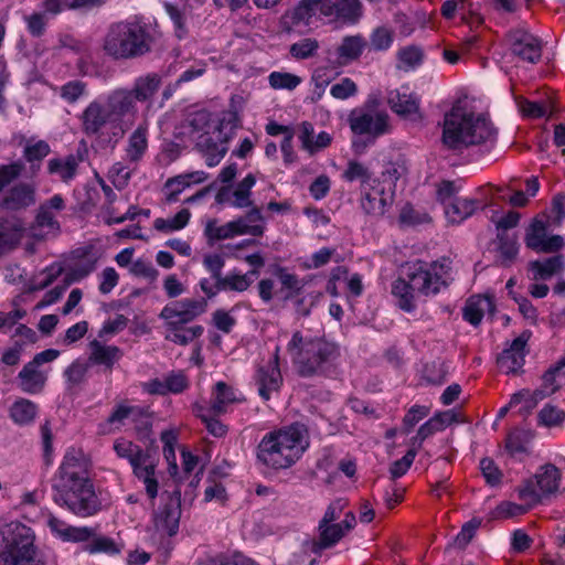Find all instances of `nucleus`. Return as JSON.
<instances>
[{
	"label": "nucleus",
	"mask_w": 565,
	"mask_h": 565,
	"mask_svg": "<svg viewBox=\"0 0 565 565\" xmlns=\"http://www.w3.org/2000/svg\"><path fill=\"white\" fill-rule=\"evenodd\" d=\"M92 462L82 449L68 448L51 480L52 500L78 518H90L103 510L90 477Z\"/></svg>",
	"instance_id": "f257e3e1"
},
{
	"label": "nucleus",
	"mask_w": 565,
	"mask_h": 565,
	"mask_svg": "<svg viewBox=\"0 0 565 565\" xmlns=\"http://www.w3.org/2000/svg\"><path fill=\"white\" fill-rule=\"evenodd\" d=\"M451 271V260L441 257L431 263L416 260L405 264L401 276L392 282V295L397 306L412 312L416 308V295L435 296L447 287Z\"/></svg>",
	"instance_id": "f03ea898"
},
{
	"label": "nucleus",
	"mask_w": 565,
	"mask_h": 565,
	"mask_svg": "<svg viewBox=\"0 0 565 565\" xmlns=\"http://www.w3.org/2000/svg\"><path fill=\"white\" fill-rule=\"evenodd\" d=\"M292 365L300 377H329L335 371L340 349L324 337L292 333L286 347Z\"/></svg>",
	"instance_id": "7ed1b4c3"
},
{
	"label": "nucleus",
	"mask_w": 565,
	"mask_h": 565,
	"mask_svg": "<svg viewBox=\"0 0 565 565\" xmlns=\"http://www.w3.org/2000/svg\"><path fill=\"white\" fill-rule=\"evenodd\" d=\"M309 447V434L303 424L267 433L257 447V459L267 467L286 469L292 466Z\"/></svg>",
	"instance_id": "20e7f679"
},
{
	"label": "nucleus",
	"mask_w": 565,
	"mask_h": 565,
	"mask_svg": "<svg viewBox=\"0 0 565 565\" xmlns=\"http://www.w3.org/2000/svg\"><path fill=\"white\" fill-rule=\"evenodd\" d=\"M495 135L491 121L483 115L454 107L445 115L441 143L448 150L461 152L470 146L492 142Z\"/></svg>",
	"instance_id": "39448f33"
},
{
	"label": "nucleus",
	"mask_w": 565,
	"mask_h": 565,
	"mask_svg": "<svg viewBox=\"0 0 565 565\" xmlns=\"http://www.w3.org/2000/svg\"><path fill=\"white\" fill-rule=\"evenodd\" d=\"M153 40L149 24L138 18L127 19L109 24L102 49L114 60H131L150 52Z\"/></svg>",
	"instance_id": "423d86ee"
},
{
	"label": "nucleus",
	"mask_w": 565,
	"mask_h": 565,
	"mask_svg": "<svg viewBox=\"0 0 565 565\" xmlns=\"http://www.w3.org/2000/svg\"><path fill=\"white\" fill-rule=\"evenodd\" d=\"M207 308L205 299L185 298L166 305L159 317L164 321V339L179 345H188L201 337L204 329L200 324L188 326L202 316Z\"/></svg>",
	"instance_id": "0eeeda50"
},
{
	"label": "nucleus",
	"mask_w": 565,
	"mask_h": 565,
	"mask_svg": "<svg viewBox=\"0 0 565 565\" xmlns=\"http://www.w3.org/2000/svg\"><path fill=\"white\" fill-rule=\"evenodd\" d=\"M348 124L354 135L366 137L364 143H353L356 152H362L366 146L373 145L377 138L391 131L390 116L386 110L377 107L375 100H367L363 106L351 110Z\"/></svg>",
	"instance_id": "6e6552de"
},
{
	"label": "nucleus",
	"mask_w": 565,
	"mask_h": 565,
	"mask_svg": "<svg viewBox=\"0 0 565 565\" xmlns=\"http://www.w3.org/2000/svg\"><path fill=\"white\" fill-rule=\"evenodd\" d=\"M335 1L300 0L297 6L284 12L279 26L286 33H301L312 23V19L332 18Z\"/></svg>",
	"instance_id": "1a4fd4ad"
},
{
	"label": "nucleus",
	"mask_w": 565,
	"mask_h": 565,
	"mask_svg": "<svg viewBox=\"0 0 565 565\" xmlns=\"http://www.w3.org/2000/svg\"><path fill=\"white\" fill-rule=\"evenodd\" d=\"M535 482L526 481L518 489L519 499L527 505H536L559 489L562 473L554 465L542 466L534 476Z\"/></svg>",
	"instance_id": "9d476101"
},
{
	"label": "nucleus",
	"mask_w": 565,
	"mask_h": 565,
	"mask_svg": "<svg viewBox=\"0 0 565 565\" xmlns=\"http://www.w3.org/2000/svg\"><path fill=\"white\" fill-rule=\"evenodd\" d=\"M65 207V200L61 194H54L43 201L36 210L35 218L31 226L32 236L39 239L57 236L61 232L58 214Z\"/></svg>",
	"instance_id": "9b49d317"
},
{
	"label": "nucleus",
	"mask_w": 565,
	"mask_h": 565,
	"mask_svg": "<svg viewBox=\"0 0 565 565\" xmlns=\"http://www.w3.org/2000/svg\"><path fill=\"white\" fill-rule=\"evenodd\" d=\"M64 542L86 543L83 546V551L88 554L105 553L114 555L120 552V548L113 539L97 535L96 530L90 526L71 525Z\"/></svg>",
	"instance_id": "f8f14e48"
},
{
	"label": "nucleus",
	"mask_w": 565,
	"mask_h": 565,
	"mask_svg": "<svg viewBox=\"0 0 565 565\" xmlns=\"http://www.w3.org/2000/svg\"><path fill=\"white\" fill-rule=\"evenodd\" d=\"M393 201L394 191L386 190L380 180H372L371 184L362 186L360 204L364 213L371 217L384 216Z\"/></svg>",
	"instance_id": "ddd939ff"
},
{
	"label": "nucleus",
	"mask_w": 565,
	"mask_h": 565,
	"mask_svg": "<svg viewBox=\"0 0 565 565\" xmlns=\"http://www.w3.org/2000/svg\"><path fill=\"white\" fill-rule=\"evenodd\" d=\"M254 381L263 401H269L273 395L279 393L282 385V375L279 369V347H276L273 358L267 364L257 369Z\"/></svg>",
	"instance_id": "4468645a"
},
{
	"label": "nucleus",
	"mask_w": 565,
	"mask_h": 565,
	"mask_svg": "<svg viewBox=\"0 0 565 565\" xmlns=\"http://www.w3.org/2000/svg\"><path fill=\"white\" fill-rule=\"evenodd\" d=\"M181 518V491L175 489L166 498V502L154 515V527L162 536L178 533Z\"/></svg>",
	"instance_id": "2eb2a0df"
},
{
	"label": "nucleus",
	"mask_w": 565,
	"mask_h": 565,
	"mask_svg": "<svg viewBox=\"0 0 565 565\" xmlns=\"http://www.w3.org/2000/svg\"><path fill=\"white\" fill-rule=\"evenodd\" d=\"M356 525L353 512H347L339 523L318 524V537L313 542L312 551L319 552L330 548L340 542Z\"/></svg>",
	"instance_id": "dca6fc26"
},
{
	"label": "nucleus",
	"mask_w": 565,
	"mask_h": 565,
	"mask_svg": "<svg viewBox=\"0 0 565 565\" xmlns=\"http://www.w3.org/2000/svg\"><path fill=\"white\" fill-rule=\"evenodd\" d=\"M21 542L0 552V565H41L35 561V546L30 529L22 527Z\"/></svg>",
	"instance_id": "f3484780"
},
{
	"label": "nucleus",
	"mask_w": 565,
	"mask_h": 565,
	"mask_svg": "<svg viewBox=\"0 0 565 565\" xmlns=\"http://www.w3.org/2000/svg\"><path fill=\"white\" fill-rule=\"evenodd\" d=\"M547 224L539 218L533 220L525 235V245L535 250L552 253L563 247L564 241L559 235L547 237Z\"/></svg>",
	"instance_id": "a211bd4d"
},
{
	"label": "nucleus",
	"mask_w": 565,
	"mask_h": 565,
	"mask_svg": "<svg viewBox=\"0 0 565 565\" xmlns=\"http://www.w3.org/2000/svg\"><path fill=\"white\" fill-rule=\"evenodd\" d=\"M512 53L522 61L536 63L542 56L541 41L524 30H514L509 33Z\"/></svg>",
	"instance_id": "6ab92c4d"
},
{
	"label": "nucleus",
	"mask_w": 565,
	"mask_h": 565,
	"mask_svg": "<svg viewBox=\"0 0 565 565\" xmlns=\"http://www.w3.org/2000/svg\"><path fill=\"white\" fill-rule=\"evenodd\" d=\"M255 183V175L248 173L237 183L234 190L222 188L216 194V201L218 203H226L235 209L253 207L252 189Z\"/></svg>",
	"instance_id": "aec40b11"
},
{
	"label": "nucleus",
	"mask_w": 565,
	"mask_h": 565,
	"mask_svg": "<svg viewBox=\"0 0 565 565\" xmlns=\"http://www.w3.org/2000/svg\"><path fill=\"white\" fill-rule=\"evenodd\" d=\"M245 401L246 398L241 391L226 382L220 381L212 387L207 409L214 415H222L227 413L233 405L244 403Z\"/></svg>",
	"instance_id": "412c9836"
},
{
	"label": "nucleus",
	"mask_w": 565,
	"mask_h": 565,
	"mask_svg": "<svg viewBox=\"0 0 565 565\" xmlns=\"http://www.w3.org/2000/svg\"><path fill=\"white\" fill-rule=\"evenodd\" d=\"M227 137H223L221 128H213V134L198 138L196 148L209 167L217 166L227 153Z\"/></svg>",
	"instance_id": "4be33fe9"
},
{
	"label": "nucleus",
	"mask_w": 565,
	"mask_h": 565,
	"mask_svg": "<svg viewBox=\"0 0 565 565\" xmlns=\"http://www.w3.org/2000/svg\"><path fill=\"white\" fill-rule=\"evenodd\" d=\"M83 159L78 154L53 157L46 162V172L55 180L70 184L78 174Z\"/></svg>",
	"instance_id": "5701e85b"
},
{
	"label": "nucleus",
	"mask_w": 565,
	"mask_h": 565,
	"mask_svg": "<svg viewBox=\"0 0 565 565\" xmlns=\"http://www.w3.org/2000/svg\"><path fill=\"white\" fill-rule=\"evenodd\" d=\"M110 121L114 119L108 108L98 100L89 103L81 115L82 129L88 136L98 135Z\"/></svg>",
	"instance_id": "b1692460"
},
{
	"label": "nucleus",
	"mask_w": 565,
	"mask_h": 565,
	"mask_svg": "<svg viewBox=\"0 0 565 565\" xmlns=\"http://www.w3.org/2000/svg\"><path fill=\"white\" fill-rule=\"evenodd\" d=\"M106 107L108 108L114 121H120L124 117H135L137 114V105L134 93L126 88L113 90L106 98Z\"/></svg>",
	"instance_id": "393cba45"
},
{
	"label": "nucleus",
	"mask_w": 565,
	"mask_h": 565,
	"mask_svg": "<svg viewBox=\"0 0 565 565\" xmlns=\"http://www.w3.org/2000/svg\"><path fill=\"white\" fill-rule=\"evenodd\" d=\"M235 236L249 235L260 237L266 231V220L258 206L231 221Z\"/></svg>",
	"instance_id": "a878e982"
},
{
	"label": "nucleus",
	"mask_w": 565,
	"mask_h": 565,
	"mask_svg": "<svg viewBox=\"0 0 565 565\" xmlns=\"http://www.w3.org/2000/svg\"><path fill=\"white\" fill-rule=\"evenodd\" d=\"M35 203V188L29 183H18L9 189L0 201V206L9 211L24 210Z\"/></svg>",
	"instance_id": "bb28decb"
},
{
	"label": "nucleus",
	"mask_w": 565,
	"mask_h": 565,
	"mask_svg": "<svg viewBox=\"0 0 565 565\" xmlns=\"http://www.w3.org/2000/svg\"><path fill=\"white\" fill-rule=\"evenodd\" d=\"M387 104L395 114L405 118L417 115L419 110V99L408 87L390 90Z\"/></svg>",
	"instance_id": "cd10ccee"
},
{
	"label": "nucleus",
	"mask_w": 565,
	"mask_h": 565,
	"mask_svg": "<svg viewBox=\"0 0 565 565\" xmlns=\"http://www.w3.org/2000/svg\"><path fill=\"white\" fill-rule=\"evenodd\" d=\"M526 340L518 337L508 349L498 356L497 363L501 372L505 374L516 373L524 364V349Z\"/></svg>",
	"instance_id": "c85d7f7f"
},
{
	"label": "nucleus",
	"mask_w": 565,
	"mask_h": 565,
	"mask_svg": "<svg viewBox=\"0 0 565 565\" xmlns=\"http://www.w3.org/2000/svg\"><path fill=\"white\" fill-rule=\"evenodd\" d=\"M157 461L150 455L132 468L135 477L145 486L148 498L153 501L159 491Z\"/></svg>",
	"instance_id": "c756f323"
},
{
	"label": "nucleus",
	"mask_w": 565,
	"mask_h": 565,
	"mask_svg": "<svg viewBox=\"0 0 565 565\" xmlns=\"http://www.w3.org/2000/svg\"><path fill=\"white\" fill-rule=\"evenodd\" d=\"M298 138L302 149L310 154L323 150L329 147L332 141L331 135L327 131H321L316 136L313 125L309 121H303L299 125Z\"/></svg>",
	"instance_id": "7c9ffc66"
},
{
	"label": "nucleus",
	"mask_w": 565,
	"mask_h": 565,
	"mask_svg": "<svg viewBox=\"0 0 565 565\" xmlns=\"http://www.w3.org/2000/svg\"><path fill=\"white\" fill-rule=\"evenodd\" d=\"M480 206L481 202L477 199L458 196L447 203L444 209L448 222L452 224H460L468 217L472 216Z\"/></svg>",
	"instance_id": "2f4dec72"
},
{
	"label": "nucleus",
	"mask_w": 565,
	"mask_h": 565,
	"mask_svg": "<svg viewBox=\"0 0 565 565\" xmlns=\"http://www.w3.org/2000/svg\"><path fill=\"white\" fill-rule=\"evenodd\" d=\"M88 362L90 364L103 365L111 370L122 356L121 350L116 345H106L98 340L89 342Z\"/></svg>",
	"instance_id": "473e14b6"
},
{
	"label": "nucleus",
	"mask_w": 565,
	"mask_h": 565,
	"mask_svg": "<svg viewBox=\"0 0 565 565\" xmlns=\"http://www.w3.org/2000/svg\"><path fill=\"white\" fill-rule=\"evenodd\" d=\"M148 149V124H140L129 136L126 146V160L139 162Z\"/></svg>",
	"instance_id": "72a5a7b5"
},
{
	"label": "nucleus",
	"mask_w": 565,
	"mask_h": 565,
	"mask_svg": "<svg viewBox=\"0 0 565 565\" xmlns=\"http://www.w3.org/2000/svg\"><path fill=\"white\" fill-rule=\"evenodd\" d=\"M20 388L28 394H38L42 392L46 375L31 361L26 363L19 372Z\"/></svg>",
	"instance_id": "f704fd0d"
},
{
	"label": "nucleus",
	"mask_w": 565,
	"mask_h": 565,
	"mask_svg": "<svg viewBox=\"0 0 565 565\" xmlns=\"http://www.w3.org/2000/svg\"><path fill=\"white\" fill-rule=\"evenodd\" d=\"M494 310V305L490 297L487 296H472L470 297L463 308V319L472 326H478L484 313H491Z\"/></svg>",
	"instance_id": "c9c22d12"
},
{
	"label": "nucleus",
	"mask_w": 565,
	"mask_h": 565,
	"mask_svg": "<svg viewBox=\"0 0 565 565\" xmlns=\"http://www.w3.org/2000/svg\"><path fill=\"white\" fill-rule=\"evenodd\" d=\"M497 259L501 266L509 267L519 253L518 237L514 234L499 232L497 235Z\"/></svg>",
	"instance_id": "e433bc0d"
},
{
	"label": "nucleus",
	"mask_w": 565,
	"mask_h": 565,
	"mask_svg": "<svg viewBox=\"0 0 565 565\" xmlns=\"http://www.w3.org/2000/svg\"><path fill=\"white\" fill-rule=\"evenodd\" d=\"M259 271L256 269H252L245 274H241L237 271H231L227 275L223 276L217 281V287L221 291H234V292H244L246 291L254 281V278L257 277Z\"/></svg>",
	"instance_id": "4c0bfd02"
},
{
	"label": "nucleus",
	"mask_w": 565,
	"mask_h": 565,
	"mask_svg": "<svg viewBox=\"0 0 565 565\" xmlns=\"http://www.w3.org/2000/svg\"><path fill=\"white\" fill-rule=\"evenodd\" d=\"M23 235V226L17 221L0 222V256L13 249Z\"/></svg>",
	"instance_id": "58836bf2"
},
{
	"label": "nucleus",
	"mask_w": 565,
	"mask_h": 565,
	"mask_svg": "<svg viewBox=\"0 0 565 565\" xmlns=\"http://www.w3.org/2000/svg\"><path fill=\"white\" fill-rule=\"evenodd\" d=\"M161 85L159 75L151 73L136 78L134 87L129 89L134 93L136 102H147L151 99L158 92Z\"/></svg>",
	"instance_id": "ea45409f"
},
{
	"label": "nucleus",
	"mask_w": 565,
	"mask_h": 565,
	"mask_svg": "<svg viewBox=\"0 0 565 565\" xmlns=\"http://www.w3.org/2000/svg\"><path fill=\"white\" fill-rule=\"evenodd\" d=\"M188 135L195 142L202 136H210L213 134V128H221L220 126L210 122V115L206 111H198L192 114L188 119Z\"/></svg>",
	"instance_id": "a19ab883"
},
{
	"label": "nucleus",
	"mask_w": 565,
	"mask_h": 565,
	"mask_svg": "<svg viewBox=\"0 0 565 565\" xmlns=\"http://www.w3.org/2000/svg\"><path fill=\"white\" fill-rule=\"evenodd\" d=\"M114 450L120 458H126L131 468L138 465L142 459H146L149 454L143 451L140 446L134 444L130 440L120 438L114 444Z\"/></svg>",
	"instance_id": "79ce46f5"
},
{
	"label": "nucleus",
	"mask_w": 565,
	"mask_h": 565,
	"mask_svg": "<svg viewBox=\"0 0 565 565\" xmlns=\"http://www.w3.org/2000/svg\"><path fill=\"white\" fill-rule=\"evenodd\" d=\"M38 414V406L25 398L15 401L10 408L12 420L19 425L32 423Z\"/></svg>",
	"instance_id": "37998d69"
},
{
	"label": "nucleus",
	"mask_w": 565,
	"mask_h": 565,
	"mask_svg": "<svg viewBox=\"0 0 565 565\" xmlns=\"http://www.w3.org/2000/svg\"><path fill=\"white\" fill-rule=\"evenodd\" d=\"M563 268L562 256H554L543 262L534 260L530 263V269L533 271V279H548Z\"/></svg>",
	"instance_id": "c03bdc74"
},
{
	"label": "nucleus",
	"mask_w": 565,
	"mask_h": 565,
	"mask_svg": "<svg viewBox=\"0 0 565 565\" xmlns=\"http://www.w3.org/2000/svg\"><path fill=\"white\" fill-rule=\"evenodd\" d=\"M191 217V213L188 209H182L173 217L163 218L158 217L153 221L154 230L163 233H171L184 228Z\"/></svg>",
	"instance_id": "a18cd8bd"
},
{
	"label": "nucleus",
	"mask_w": 565,
	"mask_h": 565,
	"mask_svg": "<svg viewBox=\"0 0 565 565\" xmlns=\"http://www.w3.org/2000/svg\"><path fill=\"white\" fill-rule=\"evenodd\" d=\"M335 75L337 73L331 66H319L315 68L311 75V83L315 86L311 97L313 102L319 100L323 96L327 86L331 83Z\"/></svg>",
	"instance_id": "49530a36"
},
{
	"label": "nucleus",
	"mask_w": 565,
	"mask_h": 565,
	"mask_svg": "<svg viewBox=\"0 0 565 565\" xmlns=\"http://www.w3.org/2000/svg\"><path fill=\"white\" fill-rule=\"evenodd\" d=\"M365 42L362 36H347L339 45L337 52L343 63L356 60L363 52Z\"/></svg>",
	"instance_id": "de8ad7c7"
},
{
	"label": "nucleus",
	"mask_w": 565,
	"mask_h": 565,
	"mask_svg": "<svg viewBox=\"0 0 565 565\" xmlns=\"http://www.w3.org/2000/svg\"><path fill=\"white\" fill-rule=\"evenodd\" d=\"M160 439L163 444V457L169 465L170 475H175L178 471L177 456H175V445L178 443V434L170 429L163 430L160 435Z\"/></svg>",
	"instance_id": "09e8293b"
},
{
	"label": "nucleus",
	"mask_w": 565,
	"mask_h": 565,
	"mask_svg": "<svg viewBox=\"0 0 565 565\" xmlns=\"http://www.w3.org/2000/svg\"><path fill=\"white\" fill-rule=\"evenodd\" d=\"M204 236L209 243L235 237L232 222L220 225L216 218H210L205 223Z\"/></svg>",
	"instance_id": "8fccbe9b"
},
{
	"label": "nucleus",
	"mask_w": 565,
	"mask_h": 565,
	"mask_svg": "<svg viewBox=\"0 0 565 565\" xmlns=\"http://www.w3.org/2000/svg\"><path fill=\"white\" fill-rule=\"evenodd\" d=\"M141 415V408L138 406L129 405L125 402L116 405L111 414L109 415L107 423L115 428H119L125 425L127 419H135Z\"/></svg>",
	"instance_id": "3c124183"
},
{
	"label": "nucleus",
	"mask_w": 565,
	"mask_h": 565,
	"mask_svg": "<svg viewBox=\"0 0 565 565\" xmlns=\"http://www.w3.org/2000/svg\"><path fill=\"white\" fill-rule=\"evenodd\" d=\"M320 47L319 41L315 38H305L289 47L290 55L300 61L313 57Z\"/></svg>",
	"instance_id": "603ef678"
},
{
	"label": "nucleus",
	"mask_w": 565,
	"mask_h": 565,
	"mask_svg": "<svg viewBox=\"0 0 565 565\" xmlns=\"http://www.w3.org/2000/svg\"><path fill=\"white\" fill-rule=\"evenodd\" d=\"M196 415L202 419L206 430L216 438H222L227 434V426L217 419L210 409L203 406L196 407Z\"/></svg>",
	"instance_id": "864d4df0"
},
{
	"label": "nucleus",
	"mask_w": 565,
	"mask_h": 565,
	"mask_svg": "<svg viewBox=\"0 0 565 565\" xmlns=\"http://www.w3.org/2000/svg\"><path fill=\"white\" fill-rule=\"evenodd\" d=\"M268 82L274 89L294 90L301 84L302 78L292 73L276 71L269 74Z\"/></svg>",
	"instance_id": "5fc2aeb1"
},
{
	"label": "nucleus",
	"mask_w": 565,
	"mask_h": 565,
	"mask_svg": "<svg viewBox=\"0 0 565 565\" xmlns=\"http://www.w3.org/2000/svg\"><path fill=\"white\" fill-rule=\"evenodd\" d=\"M58 94L66 103L74 104L87 95V84L79 79L70 81L58 88Z\"/></svg>",
	"instance_id": "6e6d98bb"
},
{
	"label": "nucleus",
	"mask_w": 565,
	"mask_h": 565,
	"mask_svg": "<svg viewBox=\"0 0 565 565\" xmlns=\"http://www.w3.org/2000/svg\"><path fill=\"white\" fill-rule=\"evenodd\" d=\"M276 276L278 277L281 286L289 291L286 295V299L298 296L305 286V282L297 275L290 274L284 267H279L276 270Z\"/></svg>",
	"instance_id": "4d7b16f0"
},
{
	"label": "nucleus",
	"mask_w": 565,
	"mask_h": 565,
	"mask_svg": "<svg viewBox=\"0 0 565 565\" xmlns=\"http://www.w3.org/2000/svg\"><path fill=\"white\" fill-rule=\"evenodd\" d=\"M49 19L50 18L46 17V13L34 11L24 15L23 21L25 22L26 30L30 35L33 38H41L46 31Z\"/></svg>",
	"instance_id": "13d9d810"
},
{
	"label": "nucleus",
	"mask_w": 565,
	"mask_h": 565,
	"mask_svg": "<svg viewBox=\"0 0 565 565\" xmlns=\"http://www.w3.org/2000/svg\"><path fill=\"white\" fill-rule=\"evenodd\" d=\"M539 424L545 427L561 426L565 420V412L554 405L546 404L537 415Z\"/></svg>",
	"instance_id": "bf43d9fd"
},
{
	"label": "nucleus",
	"mask_w": 565,
	"mask_h": 565,
	"mask_svg": "<svg viewBox=\"0 0 565 565\" xmlns=\"http://www.w3.org/2000/svg\"><path fill=\"white\" fill-rule=\"evenodd\" d=\"M342 178L349 182L360 180L362 182V186L372 183L370 182V170L363 163L355 160H351L348 162L347 169L344 170Z\"/></svg>",
	"instance_id": "052dcab7"
},
{
	"label": "nucleus",
	"mask_w": 565,
	"mask_h": 565,
	"mask_svg": "<svg viewBox=\"0 0 565 565\" xmlns=\"http://www.w3.org/2000/svg\"><path fill=\"white\" fill-rule=\"evenodd\" d=\"M51 152V147L45 140L28 142L23 149V158L29 163L41 162Z\"/></svg>",
	"instance_id": "680f3d73"
},
{
	"label": "nucleus",
	"mask_w": 565,
	"mask_h": 565,
	"mask_svg": "<svg viewBox=\"0 0 565 565\" xmlns=\"http://www.w3.org/2000/svg\"><path fill=\"white\" fill-rule=\"evenodd\" d=\"M96 268V259L87 257L76 262L67 271V279L70 282L79 281L87 277Z\"/></svg>",
	"instance_id": "e2e57ef3"
},
{
	"label": "nucleus",
	"mask_w": 565,
	"mask_h": 565,
	"mask_svg": "<svg viewBox=\"0 0 565 565\" xmlns=\"http://www.w3.org/2000/svg\"><path fill=\"white\" fill-rule=\"evenodd\" d=\"M333 9L332 18L352 21L359 15L360 3L359 0H337Z\"/></svg>",
	"instance_id": "0e129e2a"
},
{
	"label": "nucleus",
	"mask_w": 565,
	"mask_h": 565,
	"mask_svg": "<svg viewBox=\"0 0 565 565\" xmlns=\"http://www.w3.org/2000/svg\"><path fill=\"white\" fill-rule=\"evenodd\" d=\"M24 170V163L22 161H14L9 164L0 167V193L6 186L17 180Z\"/></svg>",
	"instance_id": "69168bd1"
},
{
	"label": "nucleus",
	"mask_w": 565,
	"mask_h": 565,
	"mask_svg": "<svg viewBox=\"0 0 565 565\" xmlns=\"http://www.w3.org/2000/svg\"><path fill=\"white\" fill-rule=\"evenodd\" d=\"M166 12L170 17L174 26V34L178 39H184L188 35L184 13L171 3L164 4Z\"/></svg>",
	"instance_id": "338daca9"
},
{
	"label": "nucleus",
	"mask_w": 565,
	"mask_h": 565,
	"mask_svg": "<svg viewBox=\"0 0 565 565\" xmlns=\"http://www.w3.org/2000/svg\"><path fill=\"white\" fill-rule=\"evenodd\" d=\"M358 93V85L349 77H343L340 82L333 84L330 88V94L335 99H348L355 96Z\"/></svg>",
	"instance_id": "774afa93"
}]
</instances>
